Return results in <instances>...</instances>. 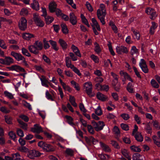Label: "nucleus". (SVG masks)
Masks as SVG:
<instances>
[{"label": "nucleus", "mask_w": 160, "mask_h": 160, "mask_svg": "<svg viewBox=\"0 0 160 160\" xmlns=\"http://www.w3.org/2000/svg\"><path fill=\"white\" fill-rule=\"evenodd\" d=\"M38 145L39 147L42 148L44 151L47 152H53L55 150V149L52 146L42 141L38 142Z\"/></svg>", "instance_id": "1"}, {"label": "nucleus", "mask_w": 160, "mask_h": 160, "mask_svg": "<svg viewBox=\"0 0 160 160\" xmlns=\"http://www.w3.org/2000/svg\"><path fill=\"white\" fill-rule=\"evenodd\" d=\"M84 89L87 94L90 97L94 96L95 94L92 93V84L91 82H85L84 85Z\"/></svg>", "instance_id": "2"}, {"label": "nucleus", "mask_w": 160, "mask_h": 160, "mask_svg": "<svg viewBox=\"0 0 160 160\" xmlns=\"http://www.w3.org/2000/svg\"><path fill=\"white\" fill-rule=\"evenodd\" d=\"M92 123L94 128L97 131L102 130L104 126H105V124L103 122L101 121H99L98 122H96L95 121H92Z\"/></svg>", "instance_id": "3"}, {"label": "nucleus", "mask_w": 160, "mask_h": 160, "mask_svg": "<svg viewBox=\"0 0 160 160\" xmlns=\"http://www.w3.org/2000/svg\"><path fill=\"white\" fill-rule=\"evenodd\" d=\"M42 153L38 151L32 150L30 151L28 154V157L31 159H34L35 158L40 156Z\"/></svg>", "instance_id": "4"}, {"label": "nucleus", "mask_w": 160, "mask_h": 160, "mask_svg": "<svg viewBox=\"0 0 160 160\" xmlns=\"http://www.w3.org/2000/svg\"><path fill=\"white\" fill-rule=\"evenodd\" d=\"M97 15L98 19L102 25H104L105 23V18L106 15V12L100 11L99 10H97Z\"/></svg>", "instance_id": "5"}, {"label": "nucleus", "mask_w": 160, "mask_h": 160, "mask_svg": "<svg viewBox=\"0 0 160 160\" xmlns=\"http://www.w3.org/2000/svg\"><path fill=\"white\" fill-rule=\"evenodd\" d=\"M20 29L22 31H24L27 28V20L26 19L22 17L21 18L18 24Z\"/></svg>", "instance_id": "6"}, {"label": "nucleus", "mask_w": 160, "mask_h": 160, "mask_svg": "<svg viewBox=\"0 0 160 160\" xmlns=\"http://www.w3.org/2000/svg\"><path fill=\"white\" fill-rule=\"evenodd\" d=\"M139 66L141 68L142 71L145 73L148 72L149 70L146 64V62L143 59L141 60V61L139 63Z\"/></svg>", "instance_id": "7"}, {"label": "nucleus", "mask_w": 160, "mask_h": 160, "mask_svg": "<svg viewBox=\"0 0 160 160\" xmlns=\"http://www.w3.org/2000/svg\"><path fill=\"white\" fill-rule=\"evenodd\" d=\"M146 12L148 14L150 15V18L153 20L157 17V14L155 10L151 8H148L145 10Z\"/></svg>", "instance_id": "8"}, {"label": "nucleus", "mask_w": 160, "mask_h": 160, "mask_svg": "<svg viewBox=\"0 0 160 160\" xmlns=\"http://www.w3.org/2000/svg\"><path fill=\"white\" fill-rule=\"evenodd\" d=\"M33 19L36 24L38 26L42 27L44 25V22L39 18L37 15L34 14Z\"/></svg>", "instance_id": "9"}, {"label": "nucleus", "mask_w": 160, "mask_h": 160, "mask_svg": "<svg viewBox=\"0 0 160 160\" xmlns=\"http://www.w3.org/2000/svg\"><path fill=\"white\" fill-rule=\"evenodd\" d=\"M116 50L117 52L119 54L122 53H127L128 52L127 48L123 46H118L116 47Z\"/></svg>", "instance_id": "10"}, {"label": "nucleus", "mask_w": 160, "mask_h": 160, "mask_svg": "<svg viewBox=\"0 0 160 160\" xmlns=\"http://www.w3.org/2000/svg\"><path fill=\"white\" fill-rule=\"evenodd\" d=\"M7 68L10 71H15L17 72L20 71L22 72H25L24 69L20 66L17 65H13L9 67H7Z\"/></svg>", "instance_id": "11"}, {"label": "nucleus", "mask_w": 160, "mask_h": 160, "mask_svg": "<svg viewBox=\"0 0 160 160\" xmlns=\"http://www.w3.org/2000/svg\"><path fill=\"white\" fill-rule=\"evenodd\" d=\"M11 55L14 57L17 61H22L24 59V57L20 53L12 51L11 52Z\"/></svg>", "instance_id": "12"}, {"label": "nucleus", "mask_w": 160, "mask_h": 160, "mask_svg": "<svg viewBox=\"0 0 160 160\" xmlns=\"http://www.w3.org/2000/svg\"><path fill=\"white\" fill-rule=\"evenodd\" d=\"M31 131L33 132L39 133L42 132V127L38 124H35L34 127L31 128Z\"/></svg>", "instance_id": "13"}, {"label": "nucleus", "mask_w": 160, "mask_h": 160, "mask_svg": "<svg viewBox=\"0 0 160 160\" xmlns=\"http://www.w3.org/2000/svg\"><path fill=\"white\" fill-rule=\"evenodd\" d=\"M28 49L30 52L35 55H37L39 53L38 49L34 44L33 45L28 46Z\"/></svg>", "instance_id": "14"}, {"label": "nucleus", "mask_w": 160, "mask_h": 160, "mask_svg": "<svg viewBox=\"0 0 160 160\" xmlns=\"http://www.w3.org/2000/svg\"><path fill=\"white\" fill-rule=\"evenodd\" d=\"M119 73L121 76L124 78L127 79V80H128L132 82H133L130 76L126 72L121 70L120 71Z\"/></svg>", "instance_id": "15"}, {"label": "nucleus", "mask_w": 160, "mask_h": 160, "mask_svg": "<svg viewBox=\"0 0 160 160\" xmlns=\"http://www.w3.org/2000/svg\"><path fill=\"white\" fill-rule=\"evenodd\" d=\"M70 21L72 25H75L77 23V18L73 13L71 12L69 14Z\"/></svg>", "instance_id": "16"}, {"label": "nucleus", "mask_w": 160, "mask_h": 160, "mask_svg": "<svg viewBox=\"0 0 160 160\" xmlns=\"http://www.w3.org/2000/svg\"><path fill=\"white\" fill-rule=\"evenodd\" d=\"M121 153L128 160H131V155L129 154L127 150L125 149H122Z\"/></svg>", "instance_id": "17"}, {"label": "nucleus", "mask_w": 160, "mask_h": 160, "mask_svg": "<svg viewBox=\"0 0 160 160\" xmlns=\"http://www.w3.org/2000/svg\"><path fill=\"white\" fill-rule=\"evenodd\" d=\"M97 97L98 99L102 101H105L107 100L108 97L101 93L98 92L97 94Z\"/></svg>", "instance_id": "18"}, {"label": "nucleus", "mask_w": 160, "mask_h": 160, "mask_svg": "<svg viewBox=\"0 0 160 160\" xmlns=\"http://www.w3.org/2000/svg\"><path fill=\"white\" fill-rule=\"evenodd\" d=\"M71 48L76 56L80 57H81L80 51L77 47L75 46L74 44H72Z\"/></svg>", "instance_id": "19"}, {"label": "nucleus", "mask_w": 160, "mask_h": 160, "mask_svg": "<svg viewBox=\"0 0 160 160\" xmlns=\"http://www.w3.org/2000/svg\"><path fill=\"white\" fill-rule=\"evenodd\" d=\"M58 42L63 50H66L67 48L68 45L66 42L62 39H60L58 40Z\"/></svg>", "instance_id": "20"}, {"label": "nucleus", "mask_w": 160, "mask_h": 160, "mask_svg": "<svg viewBox=\"0 0 160 160\" xmlns=\"http://www.w3.org/2000/svg\"><path fill=\"white\" fill-rule=\"evenodd\" d=\"M138 53V49L135 46L132 47L130 52V54L132 56H137Z\"/></svg>", "instance_id": "21"}, {"label": "nucleus", "mask_w": 160, "mask_h": 160, "mask_svg": "<svg viewBox=\"0 0 160 160\" xmlns=\"http://www.w3.org/2000/svg\"><path fill=\"white\" fill-rule=\"evenodd\" d=\"M49 9L50 12H55L57 8V4L55 2H53L50 3Z\"/></svg>", "instance_id": "22"}, {"label": "nucleus", "mask_w": 160, "mask_h": 160, "mask_svg": "<svg viewBox=\"0 0 160 160\" xmlns=\"http://www.w3.org/2000/svg\"><path fill=\"white\" fill-rule=\"evenodd\" d=\"M100 143L101 147L105 152H110L111 151V149L108 145L104 144L102 142H100Z\"/></svg>", "instance_id": "23"}, {"label": "nucleus", "mask_w": 160, "mask_h": 160, "mask_svg": "<svg viewBox=\"0 0 160 160\" xmlns=\"http://www.w3.org/2000/svg\"><path fill=\"white\" fill-rule=\"evenodd\" d=\"M158 25L154 22H152V26L150 28L149 33L151 34H153L154 33L155 30L157 28Z\"/></svg>", "instance_id": "24"}, {"label": "nucleus", "mask_w": 160, "mask_h": 160, "mask_svg": "<svg viewBox=\"0 0 160 160\" xmlns=\"http://www.w3.org/2000/svg\"><path fill=\"white\" fill-rule=\"evenodd\" d=\"M22 37L23 39L29 40L31 38H34V35L33 34L29 33H25L23 34Z\"/></svg>", "instance_id": "25"}, {"label": "nucleus", "mask_w": 160, "mask_h": 160, "mask_svg": "<svg viewBox=\"0 0 160 160\" xmlns=\"http://www.w3.org/2000/svg\"><path fill=\"white\" fill-rule=\"evenodd\" d=\"M5 65H9L14 62L13 59L10 57H5Z\"/></svg>", "instance_id": "26"}, {"label": "nucleus", "mask_w": 160, "mask_h": 160, "mask_svg": "<svg viewBox=\"0 0 160 160\" xmlns=\"http://www.w3.org/2000/svg\"><path fill=\"white\" fill-rule=\"evenodd\" d=\"M49 42L52 46V48L55 51H57L59 49V47L57 46V43L56 41L52 40H50Z\"/></svg>", "instance_id": "27"}, {"label": "nucleus", "mask_w": 160, "mask_h": 160, "mask_svg": "<svg viewBox=\"0 0 160 160\" xmlns=\"http://www.w3.org/2000/svg\"><path fill=\"white\" fill-rule=\"evenodd\" d=\"M33 44L37 47L39 51L42 50L43 48V44L41 41H36Z\"/></svg>", "instance_id": "28"}, {"label": "nucleus", "mask_w": 160, "mask_h": 160, "mask_svg": "<svg viewBox=\"0 0 160 160\" xmlns=\"http://www.w3.org/2000/svg\"><path fill=\"white\" fill-rule=\"evenodd\" d=\"M61 26L62 32L65 34L68 33V30L66 24L64 23H61Z\"/></svg>", "instance_id": "29"}, {"label": "nucleus", "mask_w": 160, "mask_h": 160, "mask_svg": "<svg viewBox=\"0 0 160 160\" xmlns=\"http://www.w3.org/2000/svg\"><path fill=\"white\" fill-rule=\"evenodd\" d=\"M65 62L66 63V66L68 68H70L72 67L74 65L71 63V61L70 58L69 57H67L65 59Z\"/></svg>", "instance_id": "30"}, {"label": "nucleus", "mask_w": 160, "mask_h": 160, "mask_svg": "<svg viewBox=\"0 0 160 160\" xmlns=\"http://www.w3.org/2000/svg\"><path fill=\"white\" fill-rule=\"evenodd\" d=\"M134 135L136 140L138 141L141 142L143 141V137L141 133H137Z\"/></svg>", "instance_id": "31"}, {"label": "nucleus", "mask_w": 160, "mask_h": 160, "mask_svg": "<svg viewBox=\"0 0 160 160\" xmlns=\"http://www.w3.org/2000/svg\"><path fill=\"white\" fill-rule=\"evenodd\" d=\"M133 160H143L142 157L138 153L134 154L132 156Z\"/></svg>", "instance_id": "32"}, {"label": "nucleus", "mask_w": 160, "mask_h": 160, "mask_svg": "<svg viewBox=\"0 0 160 160\" xmlns=\"http://www.w3.org/2000/svg\"><path fill=\"white\" fill-rule=\"evenodd\" d=\"M80 17L82 22L86 25L88 27H89L90 26L89 24L88 21L83 14H81L80 15Z\"/></svg>", "instance_id": "33"}, {"label": "nucleus", "mask_w": 160, "mask_h": 160, "mask_svg": "<svg viewBox=\"0 0 160 160\" xmlns=\"http://www.w3.org/2000/svg\"><path fill=\"white\" fill-rule=\"evenodd\" d=\"M31 7L33 9L36 10H38L39 9L38 3L35 0L33 1V3L31 4Z\"/></svg>", "instance_id": "34"}, {"label": "nucleus", "mask_w": 160, "mask_h": 160, "mask_svg": "<svg viewBox=\"0 0 160 160\" xmlns=\"http://www.w3.org/2000/svg\"><path fill=\"white\" fill-rule=\"evenodd\" d=\"M92 23L93 24V26L94 27L95 26L96 28H97V30L99 31H101V28L99 25L98 23L97 22L95 18H93L92 19Z\"/></svg>", "instance_id": "35"}, {"label": "nucleus", "mask_w": 160, "mask_h": 160, "mask_svg": "<svg viewBox=\"0 0 160 160\" xmlns=\"http://www.w3.org/2000/svg\"><path fill=\"white\" fill-rule=\"evenodd\" d=\"M4 118L5 122L9 124H11L12 123V118L8 115H5L4 116Z\"/></svg>", "instance_id": "36"}, {"label": "nucleus", "mask_w": 160, "mask_h": 160, "mask_svg": "<svg viewBox=\"0 0 160 160\" xmlns=\"http://www.w3.org/2000/svg\"><path fill=\"white\" fill-rule=\"evenodd\" d=\"M131 151L134 152H140L141 151V149L139 146H137L134 145H132L130 147Z\"/></svg>", "instance_id": "37"}, {"label": "nucleus", "mask_w": 160, "mask_h": 160, "mask_svg": "<svg viewBox=\"0 0 160 160\" xmlns=\"http://www.w3.org/2000/svg\"><path fill=\"white\" fill-rule=\"evenodd\" d=\"M44 17L45 19L46 23L47 24H49L51 23L54 19V18L50 16H46Z\"/></svg>", "instance_id": "38"}, {"label": "nucleus", "mask_w": 160, "mask_h": 160, "mask_svg": "<svg viewBox=\"0 0 160 160\" xmlns=\"http://www.w3.org/2000/svg\"><path fill=\"white\" fill-rule=\"evenodd\" d=\"M18 122L20 124V127L24 130H27V125L20 119L18 120Z\"/></svg>", "instance_id": "39"}, {"label": "nucleus", "mask_w": 160, "mask_h": 160, "mask_svg": "<svg viewBox=\"0 0 160 160\" xmlns=\"http://www.w3.org/2000/svg\"><path fill=\"white\" fill-rule=\"evenodd\" d=\"M111 75L114 79L112 81V83L114 84L115 82H118V77L117 75L113 72H111Z\"/></svg>", "instance_id": "40"}, {"label": "nucleus", "mask_w": 160, "mask_h": 160, "mask_svg": "<svg viewBox=\"0 0 160 160\" xmlns=\"http://www.w3.org/2000/svg\"><path fill=\"white\" fill-rule=\"evenodd\" d=\"M109 25L111 27L114 32L117 33L118 32V28L113 22L112 21H110L109 22Z\"/></svg>", "instance_id": "41"}, {"label": "nucleus", "mask_w": 160, "mask_h": 160, "mask_svg": "<svg viewBox=\"0 0 160 160\" xmlns=\"http://www.w3.org/2000/svg\"><path fill=\"white\" fill-rule=\"evenodd\" d=\"M65 117L67 119V122L70 125L72 126L75 125L74 123L72 122L73 119L71 116L66 115L65 116Z\"/></svg>", "instance_id": "42"}, {"label": "nucleus", "mask_w": 160, "mask_h": 160, "mask_svg": "<svg viewBox=\"0 0 160 160\" xmlns=\"http://www.w3.org/2000/svg\"><path fill=\"white\" fill-rule=\"evenodd\" d=\"M94 44L95 45L94 49V51L98 54H99L101 52V49L99 44L97 42H95Z\"/></svg>", "instance_id": "43"}, {"label": "nucleus", "mask_w": 160, "mask_h": 160, "mask_svg": "<svg viewBox=\"0 0 160 160\" xmlns=\"http://www.w3.org/2000/svg\"><path fill=\"white\" fill-rule=\"evenodd\" d=\"M95 114L98 116H100L102 114V112L100 106H99L95 110Z\"/></svg>", "instance_id": "44"}, {"label": "nucleus", "mask_w": 160, "mask_h": 160, "mask_svg": "<svg viewBox=\"0 0 160 160\" xmlns=\"http://www.w3.org/2000/svg\"><path fill=\"white\" fill-rule=\"evenodd\" d=\"M114 89L117 92H119L120 89V84L118 82H115L114 84L112 83Z\"/></svg>", "instance_id": "45"}, {"label": "nucleus", "mask_w": 160, "mask_h": 160, "mask_svg": "<svg viewBox=\"0 0 160 160\" xmlns=\"http://www.w3.org/2000/svg\"><path fill=\"white\" fill-rule=\"evenodd\" d=\"M69 101L71 103L72 105L74 107H77V103L75 101V99L73 97L70 95L69 96Z\"/></svg>", "instance_id": "46"}, {"label": "nucleus", "mask_w": 160, "mask_h": 160, "mask_svg": "<svg viewBox=\"0 0 160 160\" xmlns=\"http://www.w3.org/2000/svg\"><path fill=\"white\" fill-rule=\"evenodd\" d=\"M22 52L24 55L27 57L31 56L29 52L28 51L24 48H22Z\"/></svg>", "instance_id": "47"}, {"label": "nucleus", "mask_w": 160, "mask_h": 160, "mask_svg": "<svg viewBox=\"0 0 160 160\" xmlns=\"http://www.w3.org/2000/svg\"><path fill=\"white\" fill-rule=\"evenodd\" d=\"M151 84L152 86L155 88H159V85L156 81L154 79H152L151 81Z\"/></svg>", "instance_id": "48"}, {"label": "nucleus", "mask_w": 160, "mask_h": 160, "mask_svg": "<svg viewBox=\"0 0 160 160\" xmlns=\"http://www.w3.org/2000/svg\"><path fill=\"white\" fill-rule=\"evenodd\" d=\"M111 144L115 148L117 149H119L120 148V146L116 141L114 140H112L111 141Z\"/></svg>", "instance_id": "49"}, {"label": "nucleus", "mask_w": 160, "mask_h": 160, "mask_svg": "<svg viewBox=\"0 0 160 160\" xmlns=\"http://www.w3.org/2000/svg\"><path fill=\"white\" fill-rule=\"evenodd\" d=\"M43 42L44 44V48L45 49H47L49 48L50 46L48 43V41L46 40V38H44L43 40Z\"/></svg>", "instance_id": "50"}, {"label": "nucleus", "mask_w": 160, "mask_h": 160, "mask_svg": "<svg viewBox=\"0 0 160 160\" xmlns=\"http://www.w3.org/2000/svg\"><path fill=\"white\" fill-rule=\"evenodd\" d=\"M108 47L109 49L110 52L111 53V54L112 56L115 55V53L114 51L113 50V49L112 48L111 43L110 42H109L108 44Z\"/></svg>", "instance_id": "51"}, {"label": "nucleus", "mask_w": 160, "mask_h": 160, "mask_svg": "<svg viewBox=\"0 0 160 160\" xmlns=\"http://www.w3.org/2000/svg\"><path fill=\"white\" fill-rule=\"evenodd\" d=\"M131 30L135 36L136 38L138 40H139L140 39V35L138 32L136 31L133 28H132Z\"/></svg>", "instance_id": "52"}, {"label": "nucleus", "mask_w": 160, "mask_h": 160, "mask_svg": "<svg viewBox=\"0 0 160 160\" xmlns=\"http://www.w3.org/2000/svg\"><path fill=\"white\" fill-rule=\"evenodd\" d=\"M0 111L3 113H9L10 111L5 107H2L0 108Z\"/></svg>", "instance_id": "53"}, {"label": "nucleus", "mask_w": 160, "mask_h": 160, "mask_svg": "<svg viewBox=\"0 0 160 160\" xmlns=\"http://www.w3.org/2000/svg\"><path fill=\"white\" fill-rule=\"evenodd\" d=\"M28 12L27 9L23 8L21 10L20 14L23 16H25L28 15Z\"/></svg>", "instance_id": "54"}, {"label": "nucleus", "mask_w": 160, "mask_h": 160, "mask_svg": "<svg viewBox=\"0 0 160 160\" xmlns=\"http://www.w3.org/2000/svg\"><path fill=\"white\" fill-rule=\"evenodd\" d=\"M8 134L10 138L13 139L14 141H17V140L16 139V135L15 133L13 131H11L9 132Z\"/></svg>", "instance_id": "55"}, {"label": "nucleus", "mask_w": 160, "mask_h": 160, "mask_svg": "<svg viewBox=\"0 0 160 160\" xmlns=\"http://www.w3.org/2000/svg\"><path fill=\"white\" fill-rule=\"evenodd\" d=\"M40 80L41 81L42 84V86H44L46 87H48V86L47 84V83H48V81L45 78H43V79L41 78Z\"/></svg>", "instance_id": "56"}, {"label": "nucleus", "mask_w": 160, "mask_h": 160, "mask_svg": "<svg viewBox=\"0 0 160 160\" xmlns=\"http://www.w3.org/2000/svg\"><path fill=\"white\" fill-rule=\"evenodd\" d=\"M153 126L156 129L159 130L160 129V126L158 122L156 120L152 122Z\"/></svg>", "instance_id": "57"}, {"label": "nucleus", "mask_w": 160, "mask_h": 160, "mask_svg": "<svg viewBox=\"0 0 160 160\" xmlns=\"http://www.w3.org/2000/svg\"><path fill=\"white\" fill-rule=\"evenodd\" d=\"M12 156L13 158V160H18L21 158V155L18 152L12 154Z\"/></svg>", "instance_id": "58"}, {"label": "nucleus", "mask_w": 160, "mask_h": 160, "mask_svg": "<svg viewBox=\"0 0 160 160\" xmlns=\"http://www.w3.org/2000/svg\"><path fill=\"white\" fill-rule=\"evenodd\" d=\"M114 133L117 136L120 135V131L118 127L115 126L114 127L113 129Z\"/></svg>", "instance_id": "59"}, {"label": "nucleus", "mask_w": 160, "mask_h": 160, "mask_svg": "<svg viewBox=\"0 0 160 160\" xmlns=\"http://www.w3.org/2000/svg\"><path fill=\"white\" fill-rule=\"evenodd\" d=\"M4 94L5 96L9 99H12L13 98V95L11 93L8 92L7 91H5L4 92Z\"/></svg>", "instance_id": "60"}, {"label": "nucleus", "mask_w": 160, "mask_h": 160, "mask_svg": "<svg viewBox=\"0 0 160 160\" xmlns=\"http://www.w3.org/2000/svg\"><path fill=\"white\" fill-rule=\"evenodd\" d=\"M71 68L78 76H80L81 75V73L80 72L79 70L76 67H74V65L71 67Z\"/></svg>", "instance_id": "61"}, {"label": "nucleus", "mask_w": 160, "mask_h": 160, "mask_svg": "<svg viewBox=\"0 0 160 160\" xmlns=\"http://www.w3.org/2000/svg\"><path fill=\"white\" fill-rule=\"evenodd\" d=\"M134 72L137 76L140 79H141L142 77L140 74L137 68L135 67H133Z\"/></svg>", "instance_id": "62"}, {"label": "nucleus", "mask_w": 160, "mask_h": 160, "mask_svg": "<svg viewBox=\"0 0 160 160\" xmlns=\"http://www.w3.org/2000/svg\"><path fill=\"white\" fill-rule=\"evenodd\" d=\"M121 117L125 120H127L130 118L129 115L126 113H123L121 115Z\"/></svg>", "instance_id": "63"}, {"label": "nucleus", "mask_w": 160, "mask_h": 160, "mask_svg": "<svg viewBox=\"0 0 160 160\" xmlns=\"http://www.w3.org/2000/svg\"><path fill=\"white\" fill-rule=\"evenodd\" d=\"M17 133L18 136L21 137H23L24 135L23 131L19 128H17Z\"/></svg>", "instance_id": "64"}]
</instances>
